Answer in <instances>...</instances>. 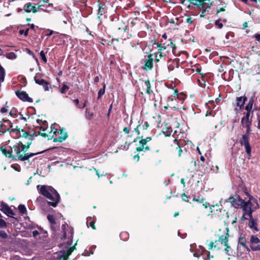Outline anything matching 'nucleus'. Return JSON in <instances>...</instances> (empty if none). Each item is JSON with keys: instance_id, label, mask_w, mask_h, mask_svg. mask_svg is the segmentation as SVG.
Segmentation results:
<instances>
[{"instance_id": "1", "label": "nucleus", "mask_w": 260, "mask_h": 260, "mask_svg": "<svg viewBox=\"0 0 260 260\" xmlns=\"http://www.w3.org/2000/svg\"><path fill=\"white\" fill-rule=\"evenodd\" d=\"M37 189L39 193L46 197L49 201L44 202L41 206H43L47 204L49 206L56 207L60 202V197L58 192L51 186L38 185Z\"/></svg>"}, {"instance_id": "2", "label": "nucleus", "mask_w": 260, "mask_h": 260, "mask_svg": "<svg viewBox=\"0 0 260 260\" xmlns=\"http://www.w3.org/2000/svg\"><path fill=\"white\" fill-rule=\"evenodd\" d=\"M253 202L255 203V206L253 205L251 201V198H250L248 201H245L241 207L242 209L243 213H245V214H247V216L248 217H251V216H252V212L259 208V205L257 203V200L254 199Z\"/></svg>"}, {"instance_id": "3", "label": "nucleus", "mask_w": 260, "mask_h": 260, "mask_svg": "<svg viewBox=\"0 0 260 260\" xmlns=\"http://www.w3.org/2000/svg\"><path fill=\"white\" fill-rule=\"evenodd\" d=\"M226 214L227 213L225 210L220 208L219 206L216 204L215 205H212L210 207V211L208 214V216H210L212 218L221 220L224 218Z\"/></svg>"}, {"instance_id": "4", "label": "nucleus", "mask_w": 260, "mask_h": 260, "mask_svg": "<svg viewBox=\"0 0 260 260\" xmlns=\"http://www.w3.org/2000/svg\"><path fill=\"white\" fill-rule=\"evenodd\" d=\"M153 45H156L158 49L157 52L151 53V54H153V56L155 57L154 61L158 62L162 57L167 55V53L168 51H165L167 49V47L165 46V43H162V40L160 42L154 43Z\"/></svg>"}, {"instance_id": "5", "label": "nucleus", "mask_w": 260, "mask_h": 260, "mask_svg": "<svg viewBox=\"0 0 260 260\" xmlns=\"http://www.w3.org/2000/svg\"><path fill=\"white\" fill-rule=\"evenodd\" d=\"M77 243L69 249L67 250H61L57 252L56 259L57 260H68V257L72 254L73 251L76 249V245Z\"/></svg>"}, {"instance_id": "6", "label": "nucleus", "mask_w": 260, "mask_h": 260, "mask_svg": "<svg viewBox=\"0 0 260 260\" xmlns=\"http://www.w3.org/2000/svg\"><path fill=\"white\" fill-rule=\"evenodd\" d=\"M227 202L231 203L233 207L236 208H239L242 207L245 201L241 199L238 194L234 196H231L226 200Z\"/></svg>"}, {"instance_id": "7", "label": "nucleus", "mask_w": 260, "mask_h": 260, "mask_svg": "<svg viewBox=\"0 0 260 260\" xmlns=\"http://www.w3.org/2000/svg\"><path fill=\"white\" fill-rule=\"evenodd\" d=\"M249 135L246 134L243 135L241 139L239 141L241 145L245 146V151L248 155H251V148L249 142Z\"/></svg>"}, {"instance_id": "8", "label": "nucleus", "mask_w": 260, "mask_h": 260, "mask_svg": "<svg viewBox=\"0 0 260 260\" xmlns=\"http://www.w3.org/2000/svg\"><path fill=\"white\" fill-rule=\"evenodd\" d=\"M152 57L153 54L150 53L148 55L147 58L144 60V64L142 67L143 70L146 71L152 70L153 68V60H154Z\"/></svg>"}, {"instance_id": "9", "label": "nucleus", "mask_w": 260, "mask_h": 260, "mask_svg": "<svg viewBox=\"0 0 260 260\" xmlns=\"http://www.w3.org/2000/svg\"><path fill=\"white\" fill-rule=\"evenodd\" d=\"M0 150L2 154L6 157L13 159H15V156L13 153L12 147L8 146L7 145H4L1 147Z\"/></svg>"}, {"instance_id": "10", "label": "nucleus", "mask_w": 260, "mask_h": 260, "mask_svg": "<svg viewBox=\"0 0 260 260\" xmlns=\"http://www.w3.org/2000/svg\"><path fill=\"white\" fill-rule=\"evenodd\" d=\"M250 248L252 250L260 251V239L254 235H252L250 239Z\"/></svg>"}, {"instance_id": "11", "label": "nucleus", "mask_w": 260, "mask_h": 260, "mask_svg": "<svg viewBox=\"0 0 260 260\" xmlns=\"http://www.w3.org/2000/svg\"><path fill=\"white\" fill-rule=\"evenodd\" d=\"M15 93L17 96L23 102H28L29 103H32L33 102L32 99L29 97L28 94L25 91L17 90Z\"/></svg>"}, {"instance_id": "12", "label": "nucleus", "mask_w": 260, "mask_h": 260, "mask_svg": "<svg viewBox=\"0 0 260 260\" xmlns=\"http://www.w3.org/2000/svg\"><path fill=\"white\" fill-rule=\"evenodd\" d=\"M229 229L228 228H225V232L221 235H218V241L223 245H225L229 243L230 235L229 234Z\"/></svg>"}, {"instance_id": "13", "label": "nucleus", "mask_w": 260, "mask_h": 260, "mask_svg": "<svg viewBox=\"0 0 260 260\" xmlns=\"http://www.w3.org/2000/svg\"><path fill=\"white\" fill-rule=\"evenodd\" d=\"M13 153L14 154V156H15V159H13V160H16L17 159L22 161L21 159H20V156L21 155H23L22 151L20 148L19 145H14L12 147Z\"/></svg>"}, {"instance_id": "14", "label": "nucleus", "mask_w": 260, "mask_h": 260, "mask_svg": "<svg viewBox=\"0 0 260 260\" xmlns=\"http://www.w3.org/2000/svg\"><path fill=\"white\" fill-rule=\"evenodd\" d=\"M0 210L6 214L9 217L13 218V215H14V213L8 205L4 203H2L1 205ZM14 218H15L14 217Z\"/></svg>"}, {"instance_id": "15", "label": "nucleus", "mask_w": 260, "mask_h": 260, "mask_svg": "<svg viewBox=\"0 0 260 260\" xmlns=\"http://www.w3.org/2000/svg\"><path fill=\"white\" fill-rule=\"evenodd\" d=\"M54 148H55V147H52V148H48V149H47L46 150H43V151H40V152H36V153H31V152H30V153H24L23 155L19 156L20 158V159H21L22 160V161L27 160L29 158L34 156L35 155H38V154H42V153H43L44 152H46V151L50 150L53 149Z\"/></svg>"}, {"instance_id": "16", "label": "nucleus", "mask_w": 260, "mask_h": 260, "mask_svg": "<svg viewBox=\"0 0 260 260\" xmlns=\"http://www.w3.org/2000/svg\"><path fill=\"white\" fill-rule=\"evenodd\" d=\"M241 125L243 127H246V133L245 134L247 135H250L252 129H251V125L252 124V120H248V119H245L243 118L241 119Z\"/></svg>"}, {"instance_id": "17", "label": "nucleus", "mask_w": 260, "mask_h": 260, "mask_svg": "<svg viewBox=\"0 0 260 260\" xmlns=\"http://www.w3.org/2000/svg\"><path fill=\"white\" fill-rule=\"evenodd\" d=\"M0 127L1 129L5 130L6 132L10 133L11 128L13 127V124L9 120L3 119L1 121Z\"/></svg>"}, {"instance_id": "18", "label": "nucleus", "mask_w": 260, "mask_h": 260, "mask_svg": "<svg viewBox=\"0 0 260 260\" xmlns=\"http://www.w3.org/2000/svg\"><path fill=\"white\" fill-rule=\"evenodd\" d=\"M247 98L244 95L240 97H237L236 99V106L237 107H239V109L241 110L244 107V105L245 102L247 101Z\"/></svg>"}, {"instance_id": "19", "label": "nucleus", "mask_w": 260, "mask_h": 260, "mask_svg": "<svg viewBox=\"0 0 260 260\" xmlns=\"http://www.w3.org/2000/svg\"><path fill=\"white\" fill-rule=\"evenodd\" d=\"M24 11L26 13H30L32 12L34 13H35L38 12V10L36 7L34 6H32L31 3L29 2L26 3L24 6Z\"/></svg>"}, {"instance_id": "20", "label": "nucleus", "mask_w": 260, "mask_h": 260, "mask_svg": "<svg viewBox=\"0 0 260 260\" xmlns=\"http://www.w3.org/2000/svg\"><path fill=\"white\" fill-rule=\"evenodd\" d=\"M249 227L253 230L255 232L259 231V229L257 228V223L255 219H254L252 216L249 217Z\"/></svg>"}, {"instance_id": "21", "label": "nucleus", "mask_w": 260, "mask_h": 260, "mask_svg": "<svg viewBox=\"0 0 260 260\" xmlns=\"http://www.w3.org/2000/svg\"><path fill=\"white\" fill-rule=\"evenodd\" d=\"M247 240L246 239L245 235L243 236H241L238 239V245H240L242 247H244L247 251L249 252L250 249L246 245Z\"/></svg>"}, {"instance_id": "22", "label": "nucleus", "mask_w": 260, "mask_h": 260, "mask_svg": "<svg viewBox=\"0 0 260 260\" xmlns=\"http://www.w3.org/2000/svg\"><path fill=\"white\" fill-rule=\"evenodd\" d=\"M32 143H31V141L25 142L26 144H23L22 142H19V144H20V147L22 151L23 154L26 153V152L29 149L30 145Z\"/></svg>"}, {"instance_id": "23", "label": "nucleus", "mask_w": 260, "mask_h": 260, "mask_svg": "<svg viewBox=\"0 0 260 260\" xmlns=\"http://www.w3.org/2000/svg\"><path fill=\"white\" fill-rule=\"evenodd\" d=\"M97 3L99 6L98 14L102 15L104 13V10L106 7V5L103 2L98 1Z\"/></svg>"}, {"instance_id": "24", "label": "nucleus", "mask_w": 260, "mask_h": 260, "mask_svg": "<svg viewBox=\"0 0 260 260\" xmlns=\"http://www.w3.org/2000/svg\"><path fill=\"white\" fill-rule=\"evenodd\" d=\"M138 139H140L139 141V144H142L146 146L147 143L150 141L152 139L151 137H147L144 138L143 136H138Z\"/></svg>"}, {"instance_id": "25", "label": "nucleus", "mask_w": 260, "mask_h": 260, "mask_svg": "<svg viewBox=\"0 0 260 260\" xmlns=\"http://www.w3.org/2000/svg\"><path fill=\"white\" fill-rule=\"evenodd\" d=\"M68 137V135L67 132H64L62 136H59L56 138H53V141L54 142H62Z\"/></svg>"}, {"instance_id": "26", "label": "nucleus", "mask_w": 260, "mask_h": 260, "mask_svg": "<svg viewBox=\"0 0 260 260\" xmlns=\"http://www.w3.org/2000/svg\"><path fill=\"white\" fill-rule=\"evenodd\" d=\"M40 74L39 73L37 74L34 77V80L35 82L40 85L44 84L46 82L45 80L40 77Z\"/></svg>"}, {"instance_id": "27", "label": "nucleus", "mask_w": 260, "mask_h": 260, "mask_svg": "<svg viewBox=\"0 0 260 260\" xmlns=\"http://www.w3.org/2000/svg\"><path fill=\"white\" fill-rule=\"evenodd\" d=\"M87 225L88 226H90L92 229L95 230L96 228L95 226V221L91 217H88L87 218Z\"/></svg>"}, {"instance_id": "28", "label": "nucleus", "mask_w": 260, "mask_h": 260, "mask_svg": "<svg viewBox=\"0 0 260 260\" xmlns=\"http://www.w3.org/2000/svg\"><path fill=\"white\" fill-rule=\"evenodd\" d=\"M174 141L175 142H176V146L175 149V152L178 153V156L180 157L181 155V153L183 152V150L180 145L179 144L177 140L176 139Z\"/></svg>"}, {"instance_id": "29", "label": "nucleus", "mask_w": 260, "mask_h": 260, "mask_svg": "<svg viewBox=\"0 0 260 260\" xmlns=\"http://www.w3.org/2000/svg\"><path fill=\"white\" fill-rule=\"evenodd\" d=\"M46 129V128L43 127L42 126H39L40 131L37 132L38 135L44 138L48 137V135L47 133L42 132L45 131Z\"/></svg>"}, {"instance_id": "30", "label": "nucleus", "mask_w": 260, "mask_h": 260, "mask_svg": "<svg viewBox=\"0 0 260 260\" xmlns=\"http://www.w3.org/2000/svg\"><path fill=\"white\" fill-rule=\"evenodd\" d=\"M21 132L22 134H21L20 133L19 135L18 136V137H22L25 139H28V141H29L30 134H29L28 132H25L23 129H21Z\"/></svg>"}, {"instance_id": "31", "label": "nucleus", "mask_w": 260, "mask_h": 260, "mask_svg": "<svg viewBox=\"0 0 260 260\" xmlns=\"http://www.w3.org/2000/svg\"><path fill=\"white\" fill-rule=\"evenodd\" d=\"M144 82L146 86L145 92L147 94L150 95L152 92V91L151 90V85L150 81L149 80H146L144 81Z\"/></svg>"}, {"instance_id": "32", "label": "nucleus", "mask_w": 260, "mask_h": 260, "mask_svg": "<svg viewBox=\"0 0 260 260\" xmlns=\"http://www.w3.org/2000/svg\"><path fill=\"white\" fill-rule=\"evenodd\" d=\"M221 21H222L224 22H226L227 20L226 19H223L222 20H221L220 18H219L215 21V25L219 29H221L223 27L222 23L220 22Z\"/></svg>"}, {"instance_id": "33", "label": "nucleus", "mask_w": 260, "mask_h": 260, "mask_svg": "<svg viewBox=\"0 0 260 260\" xmlns=\"http://www.w3.org/2000/svg\"><path fill=\"white\" fill-rule=\"evenodd\" d=\"M254 103V97L251 96L248 101V102L246 106H245V109H252L253 107V105Z\"/></svg>"}, {"instance_id": "34", "label": "nucleus", "mask_w": 260, "mask_h": 260, "mask_svg": "<svg viewBox=\"0 0 260 260\" xmlns=\"http://www.w3.org/2000/svg\"><path fill=\"white\" fill-rule=\"evenodd\" d=\"M120 238L123 241H126L129 238V234L127 232H122L120 234Z\"/></svg>"}, {"instance_id": "35", "label": "nucleus", "mask_w": 260, "mask_h": 260, "mask_svg": "<svg viewBox=\"0 0 260 260\" xmlns=\"http://www.w3.org/2000/svg\"><path fill=\"white\" fill-rule=\"evenodd\" d=\"M245 110L246 111V112L244 113L245 114V116L242 118L250 120L249 119L250 113L251 112L252 113H253V111H254V109H245Z\"/></svg>"}, {"instance_id": "36", "label": "nucleus", "mask_w": 260, "mask_h": 260, "mask_svg": "<svg viewBox=\"0 0 260 260\" xmlns=\"http://www.w3.org/2000/svg\"><path fill=\"white\" fill-rule=\"evenodd\" d=\"M18 209L19 213L21 214H24L27 212L26 208L24 205H19L18 206Z\"/></svg>"}, {"instance_id": "37", "label": "nucleus", "mask_w": 260, "mask_h": 260, "mask_svg": "<svg viewBox=\"0 0 260 260\" xmlns=\"http://www.w3.org/2000/svg\"><path fill=\"white\" fill-rule=\"evenodd\" d=\"M69 87L64 83L62 84V87L60 89V92L62 94H66Z\"/></svg>"}, {"instance_id": "38", "label": "nucleus", "mask_w": 260, "mask_h": 260, "mask_svg": "<svg viewBox=\"0 0 260 260\" xmlns=\"http://www.w3.org/2000/svg\"><path fill=\"white\" fill-rule=\"evenodd\" d=\"M105 88H106V84H104L103 85V88H101L99 91H98V99H99L101 98V96L105 94Z\"/></svg>"}, {"instance_id": "39", "label": "nucleus", "mask_w": 260, "mask_h": 260, "mask_svg": "<svg viewBox=\"0 0 260 260\" xmlns=\"http://www.w3.org/2000/svg\"><path fill=\"white\" fill-rule=\"evenodd\" d=\"M47 218L51 224H56L55 219L53 215L49 214L48 215Z\"/></svg>"}, {"instance_id": "40", "label": "nucleus", "mask_w": 260, "mask_h": 260, "mask_svg": "<svg viewBox=\"0 0 260 260\" xmlns=\"http://www.w3.org/2000/svg\"><path fill=\"white\" fill-rule=\"evenodd\" d=\"M6 57L10 59H14L17 58V55L13 52L7 53Z\"/></svg>"}, {"instance_id": "41", "label": "nucleus", "mask_w": 260, "mask_h": 260, "mask_svg": "<svg viewBox=\"0 0 260 260\" xmlns=\"http://www.w3.org/2000/svg\"><path fill=\"white\" fill-rule=\"evenodd\" d=\"M93 116V113L90 112L88 109L86 110L85 111V117L88 120H91Z\"/></svg>"}, {"instance_id": "42", "label": "nucleus", "mask_w": 260, "mask_h": 260, "mask_svg": "<svg viewBox=\"0 0 260 260\" xmlns=\"http://www.w3.org/2000/svg\"><path fill=\"white\" fill-rule=\"evenodd\" d=\"M10 132H13L16 133V134L18 136L21 132L20 128H19L18 126H16L15 128H13V127L11 128Z\"/></svg>"}, {"instance_id": "43", "label": "nucleus", "mask_w": 260, "mask_h": 260, "mask_svg": "<svg viewBox=\"0 0 260 260\" xmlns=\"http://www.w3.org/2000/svg\"><path fill=\"white\" fill-rule=\"evenodd\" d=\"M29 30V28H27L26 30L19 29L18 33L19 35H24L25 37H27L28 35Z\"/></svg>"}, {"instance_id": "44", "label": "nucleus", "mask_w": 260, "mask_h": 260, "mask_svg": "<svg viewBox=\"0 0 260 260\" xmlns=\"http://www.w3.org/2000/svg\"><path fill=\"white\" fill-rule=\"evenodd\" d=\"M40 55L41 57L42 60L45 62L46 63L47 61V57L45 56V53L44 52L43 50H42L40 52Z\"/></svg>"}, {"instance_id": "45", "label": "nucleus", "mask_w": 260, "mask_h": 260, "mask_svg": "<svg viewBox=\"0 0 260 260\" xmlns=\"http://www.w3.org/2000/svg\"><path fill=\"white\" fill-rule=\"evenodd\" d=\"M217 248V250H219L220 249L219 247H217V245L214 244L213 241H211L209 244V250L212 249L213 248L215 249Z\"/></svg>"}, {"instance_id": "46", "label": "nucleus", "mask_w": 260, "mask_h": 260, "mask_svg": "<svg viewBox=\"0 0 260 260\" xmlns=\"http://www.w3.org/2000/svg\"><path fill=\"white\" fill-rule=\"evenodd\" d=\"M170 41V46L172 49V52L174 54H175V51L176 49V46L175 44L173 43L171 40H169Z\"/></svg>"}, {"instance_id": "47", "label": "nucleus", "mask_w": 260, "mask_h": 260, "mask_svg": "<svg viewBox=\"0 0 260 260\" xmlns=\"http://www.w3.org/2000/svg\"><path fill=\"white\" fill-rule=\"evenodd\" d=\"M8 237L7 233L3 230H0V237L3 239H7Z\"/></svg>"}, {"instance_id": "48", "label": "nucleus", "mask_w": 260, "mask_h": 260, "mask_svg": "<svg viewBox=\"0 0 260 260\" xmlns=\"http://www.w3.org/2000/svg\"><path fill=\"white\" fill-rule=\"evenodd\" d=\"M192 201L193 202H198L199 203H203L205 201V199L204 198H193V199H192Z\"/></svg>"}, {"instance_id": "49", "label": "nucleus", "mask_w": 260, "mask_h": 260, "mask_svg": "<svg viewBox=\"0 0 260 260\" xmlns=\"http://www.w3.org/2000/svg\"><path fill=\"white\" fill-rule=\"evenodd\" d=\"M7 227V223L6 221L3 219L0 218V228H6Z\"/></svg>"}, {"instance_id": "50", "label": "nucleus", "mask_w": 260, "mask_h": 260, "mask_svg": "<svg viewBox=\"0 0 260 260\" xmlns=\"http://www.w3.org/2000/svg\"><path fill=\"white\" fill-rule=\"evenodd\" d=\"M129 145H130V143H127V142H126L123 145H121L120 146V149H122V150H127L129 148L128 146H129Z\"/></svg>"}, {"instance_id": "51", "label": "nucleus", "mask_w": 260, "mask_h": 260, "mask_svg": "<svg viewBox=\"0 0 260 260\" xmlns=\"http://www.w3.org/2000/svg\"><path fill=\"white\" fill-rule=\"evenodd\" d=\"M177 98L180 101H183L186 98V95L183 92H180Z\"/></svg>"}, {"instance_id": "52", "label": "nucleus", "mask_w": 260, "mask_h": 260, "mask_svg": "<svg viewBox=\"0 0 260 260\" xmlns=\"http://www.w3.org/2000/svg\"><path fill=\"white\" fill-rule=\"evenodd\" d=\"M49 83L48 81H46L44 83V84H42L44 90L45 91H48L49 90Z\"/></svg>"}, {"instance_id": "53", "label": "nucleus", "mask_w": 260, "mask_h": 260, "mask_svg": "<svg viewBox=\"0 0 260 260\" xmlns=\"http://www.w3.org/2000/svg\"><path fill=\"white\" fill-rule=\"evenodd\" d=\"M139 128H141V124H139L136 127L134 128V131L136 133V134L138 135V136H140V132L139 130Z\"/></svg>"}, {"instance_id": "54", "label": "nucleus", "mask_w": 260, "mask_h": 260, "mask_svg": "<svg viewBox=\"0 0 260 260\" xmlns=\"http://www.w3.org/2000/svg\"><path fill=\"white\" fill-rule=\"evenodd\" d=\"M140 144V146L137 147L136 148L137 151V152L144 151V146L145 145L142 144Z\"/></svg>"}, {"instance_id": "55", "label": "nucleus", "mask_w": 260, "mask_h": 260, "mask_svg": "<svg viewBox=\"0 0 260 260\" xmlns=\"http://www.w3.org/2000/svg\"><path fill=\"white\" fill-rule=\"evenodd\" d=\"M38 135V134H37V132H34V133H33L32 134H30V136H29V141H31V143H32V140H33V139H34V138L35 137L37 136Z\"/></svg>"}, {"instance_id": "56", "label": "nucleus", "mask_w": 260, "mask_h": 260, "mask_svg": "<svg viewBox=\"0 0 260 260\" xmlns=\"http://www.w3.org/2000/svg\"><path fill=\"white\" fill-rule=\"evenodd\" d=\"M181 197L182 198V200L183 201L185 202H188V201L187 200V199L188 198V196L185 193H183L181 194Z\"/></svg>"}, {"instance_id": "57", "label": "nucleus", "mask_w": 260, "mask_h": 260, "mask_svg": "<svg viewBox=\"0 0 260 260\" xmlns=\"http://www.w3.org/2000/svg\"><path fill=\"white\" fill-rule=\"evenodd\" d=\"M65 132H64V129L63 128H62L61 129H60L58 132H57V130L56 129L55 130V131L54 132V134L55 135H56V133H58L60 134V136H63V133H64Z\"/></svg>"}, {"instance_id": "58", "label": "nucleus", "mask_w": 260, "mask_h": 260, "mask_svg": "<svg viewBox=\"0 0 260 260\" xmlns=\"http://www.w3.org/2000/svg\"><path fill=\"white\" fill-rule=\"evenodd\" d=\"M196 72L197 73H199V74H200L202 76V78H203L204 77L205 75L203 73L201 72V68H197L196 69Z\"/></svg>"}, {"instance_id": "59", "label": "nucleus", "mask_w": 260, "mask_h": 260, "mask_svg": "<svg viewBox=\"0 0 260 260\" xmlns=\"http://www.w3.org/2000/svg\"><path fill=\"white\" fill-rule=\"evenodd\" d=\"M149 126V124L147 121H145L144 124L142 125L143 129H147Z\"/></svg>"}, {"instance_id": "60", "label": "nucleus", "mask_w": 260, "mask_h": 260, "mask_svg": "<svg viewBox=\"0 0 260 260\" xmlns=\"http://www.w3.org/2000/svg\"><path fill=\"white\" fill-rule=\"evenodd\" d=\"M224 246L225 247L224 250L226 252V253L228 254L229 252V249H231V247L229 245V243H227V244H226L225 245H224Z\"/></svg>"}, {"instance_id": "61", "label": "nucleus", "mask_w": 260, "mask_h": 260, "mask_svg": "<svg viewBox=\"0 0 260 260\" xmlns=\"http://www.w3.org/2000/svg\"><path fill=\"white\" fill-rule=\"evenodd\" d=\"M203 206L205 208H207L208 207L210 208V207L211 206H210V203L208 202H204V203H203Z\"/></svg>"}, {"instance_id": "62", "label": "nucleus", "mask_w": 260, "mask_h": 260, "mask_svg": "<svg viewBox=\"0 0 260 260\" xmlns=\"http://www.w3.org/2000/svg\"><path fill=\"white\" fill-rule=\"evenodd\" d=\"M241 219L242 221H245L246 220L249 219V217L247 216V214H245V213H243V215Z\"/></svg>"}, {"instance_id": "63", "label": "nucleus", "mask_w": 260, "mask_h": 260, "mask_svg": "<svg viewBox=\"0 0 260 260\" xmlns=\"http://www.w3.org/2000/svg\"><path fill=\"white\" fill-rule=\"evenodd\" d=\"M193 19L192 17H187L186 19V22L189 24H192L193 23Z\"/></svg>"}, {"instance_id": "64", "label": "nucleus", "mask_w": 260, "mask_h": 260, "mask_svg": "<svg viewBox=\"0 0 260 260\" xmlns=\"http://www.w3.org/2000/svg\"><path fill=\"white\" fill-rule=\"evenodd\" d=\"M257 127L259 129H260V116L259 115H258L257 116Z\"/></svg>"}]
</instances>
